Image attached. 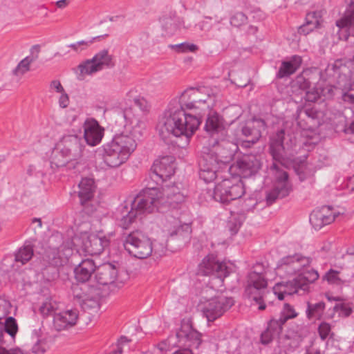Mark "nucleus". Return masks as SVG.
<instances>
[{
  "label": "nucleus",
  "instance_id": "nucleus-1",
  "mask_svg": "<svg viewBox=\"0 0 354 354\" xmlns=\"http://www.w3.org/2000/svg\"><path fill=\"white\" fill-rule=\"evenodd\" d=\"M214 97L207 88H189L183 91L178 101L171 102L160 118L157 130L165 142H171L172 138H185L187 145L190 138L198 129L201 121L195 115L188 114L185 109L205 111L214 105Z\"/></svg>",
  "mask_w": 354,
  "mask_h": 354
},
{
  "label": "nucleus",
  "instance_id": "nucleus-2",
  "mask_svg": "<svg viewBox=\"0 0 354 354\" xmlns=\"http://www.w3.org/2000/svg\"><path fill=\"white\" fill-rule=\"evenodd\" d=\"M185 200L183 193L176 185H165L161 189L149 188L142 194L137 196L131 203V209L124 207L121 211L119 225L127 229L136 220L137 216L145 212H153L162 207L174 206L181 203Z\"/></svg>",
  "mask_w": 354,
  "mask_h": 354
},
{
  "label": "nucleus",
  "instance_id": "nucleus-3",
  "mask_svg": "<svg viewBox=\"0 0 354 354\" xmlns=\"http://www.w3.org/2000/svg\"><path fill=\"white\" fill-rule=\"evenodd\" d=\"M126 131L115 136L104 147V160L110 167H118L124 163L137 147V140L143 134L145 122L136 115L132 109L123 111Z\"/></svg>",
  "mask_w": 354,
  "mask_h": 354
},
{
  "label": "nucleus",
  "instance_id": "nucleus-4",
  "mask_svg": "<svg viewBox=\"0 0 354 354\" xmlns=\"http://www.w3.org/2000/svg\"><path fill=\"white\" fill-rule=\"evenodd\" d=\"M284 131L280 130L270 140V151L274 162L270 167V172L274 176V182L273 189L266 194V202L272 204L278 198L287 196L290 191L291 186L288 182V176L283 169L285 164L286 150L290 147L283 145Z\"/></svg>",
  "mask_w": 354,
  "mask_h": 354
},
{
  "label": "nucleus",
  "instance_id": "nucleus-5",
  "mask_svg": "<svg viewBox=\"0 0 354 354\" xmlns=\"http://www.w3.org/2000/svg\"><path fill=\"white\" fill-rule=\"evenodd\" d=\"M202 335L192 326L189 319H183L180 327L175 335L169 336L167 339L160 342L155 348V353H166L172 347H194L198 348L202 343Z\"/></svg>",
  "mask_w": 354,
  "mask_h": 354
},
{
  "label": "nucleus",
  "instance_id": "nucleus-6",
  "mask_svg": "<svg viewBox=\"0 0 354 354\" xmlns=\"http://www.w3.org/2000/svg\"><path fill=\"white\" fill-rule=\"evenodd\" d=\"M220 146H214L212 149H204L199 162V176L205 183L214 180L220 169L225 167L227 157L221 154Z\"/></svg>",
  "mask_w": 354,
  "mask_h": 354
},
{
  "label": "nucleus",
  "instance_id": "nucleus-7",
  "mask_svg": "<svg viewBox=\"0 0 354 354\" xmlns=\"http://www.w3.org/2000/svg\"><path fill=\"white\" fill-rule=\"evenodd\" d=\"M84 145L77 136L68 135L62 138L52 158L51 165L56 167H64L68 161L82 157Z\"/></svg>",
  "mask_w": 354,
  "mask_h": 354
},
{
  "label": "nucleus",
  "instance_id": "nucleus-8",
  "mask_svg": "<svg viewBox=\"0 0 354 354\" xmlns=\"http://www.w3.org/2000/svg\"><path fill=\"white\" fill-rule=\"evenodd\" d=\"M73 245V241H64L61 234L55 233L48 239V246L45 250L44 259L52 266H61L72 255Z\"/></svg>",
  "mask_w": 354,
  "mask_h": 354
},
{
  "label": "nucleus",
  "instance_id": "nucleus-9",
  "mask_svg": "<svg viewBox=\"0 0 354 354\" xmlns=\"http://www.w3.org/2000/svg\"><path fill=\"white\" fill-rule=\"evenodd\" d=\"M267 286L264 274L256 271L249 274L245 293L247 297L253 301L252 305H259L258 308L260 310L266 308L264 299L268 292Z\"/></svg>",
  "mask_w": 354,
  "mask_h": 354
},
{
  "label": "nucleus",
  "instance_id": "nucleus-10",
  "mask_svg": "<svg viewBox=\"0 0 354 354\" xmlns=\"http://www.w3.org/2000/svg\"><path fill=\"white\" fill-rule=\"evenodd\" d=\"M245 193L243 184L238 178H225L218 183L213 192L215 201L227 203L241 198Z\"/></svg>",
  "mask_w": 354,
  "mask_h": 354
},
{
  "label": "nucleus",
  "instance_id": "nucleus-11",
  "mask_svg": "<svg viewBox=\"0 0 354 354\" xmlns=\"http://www.w3.org/2000/svg\"><path fill=\"white\" fill-rule=\"evenodd\" d=\"M124 247L131 255L138 259L147 258L153 251L151 239L138 230L127 236L124 241Z\"/></svg>",
  "mask_w": 354,
  "mask_h": 354
},
{
  "label": "nucleus",
  "instance_id": "nucleus-12",
  "mask_svg": "<svg viewBox=\"0 0 354 354\" xmlns=\"http://www.w3.org/2000/svg\"><path fill=\"white\" fill-rule=\"evenodd\" d=\"M233 305L232 297L218 295L203 302L202 311L209 322H213L221 317Z\"/></svg>",
  "mask_w": 354,
  "mask_h": 354
},
{
  "label": "nucleus",
  "instance_id": "nucleus-13",
  "mask_svg": "<svg viewBox=\"0 0 354 354\" xmlns=\"http://www.w3.org/2000/svg\"><path fill=\"white\" fill-rule=\"evenodd\" d=\"M73 295L84 310L95 309L99 306L98 290L85 283L75 284L72 288Z\"/></svg>",
  "mask_w": 354,
  "mask_h": 354
},
{
  "label": "nucleus",
  "instance_id": "nucleus-14",
  "mask_svg": "<svg viewBox=\"0 0 354 354\" xmlns=\"http://www.w3.org/2000/svg\"><path fill=\"white\" fill-rule=\"evenodd\" d=\"M261 167V161L257 156L248 154L243 156L232 164L229 167V171L232 175L248 178L257 173Z\"/></svg>",
  "mask_w": 354,
  "mask_h": 354
},
{
  "label": "nucleus",
  "instance_id": "nucleus-15",
  "mask_svg": "<svg viewBox=\"0 0 354 354\" xmlns=\"http://www.w3.org/2000/svg\"><path fill=\"white\" fill-rule=\"evenodd\" d=\"M311 263L309 257L303 256L301 254H295L283 257L279 261L276 268L277 274L283 276L294 274L301 271V270L308 266Z\"/></svg>",
  "mask_w": 354,
  "mask_h": 354
},
{
  "label": "nucleus",
  "instance_id": "nucleus-16",
  "mask_svg": "<svg viewBox=\"0 0 354 354\" xmlns=\"http://www.w3.org/2000/svg\"><path fill=\"white\" fill-rule=\"evenodd\" d=\"M230 268L225 262H219L213 254L205 257L198 266V274L202 275L214 274L221 281L228 276Z\"/></svg>",
  "mask_w": 354,
  "mask_h": 354
},
{
  "label": "nucleus",
  "instance_id": "nucleus-17",
  "mask_svg": "<svg viewBox=\"0 0 354 354\" xmlns=\"http://www.w3.org/2000/svg\"><path fill=\"white\" fill-rule=\"evenodd\" d=\"M1 317H0V321ZM18 331V326L16 320L9 317L6 318L4 325L0 322V354H24L22 350L19 348L7 350L4 345L7 344L6 337L10 336L11 342L15 341L16 334Z\"/></svg>",
  "mask_w": 354,
  "mask_h": 354
},
{
  "label": "nucleus",
  "instance_id": "nucleus-18",
  "mask_svg": "<svg viewBox=\"0 0 354 354\" xmlns=\"http://www.w3.org/2000/svg\"><path fill=\"white\" fill-rule=\"evenodd\" d=\"M95 279L99 284L106 286L116 283L119 286L123 283L120 279L118 270L115 266L106 263L97 266Z\"/></svg>",
  "mask_w": 354,
  "mask_h": 354
},
{
  "label": "nucleus",
  "instance_id": "nucleus-19",
  "mask_svg": "<svg viewBox=\"0 0 354 354\" xmlns=\"http://www.w3.org/2000/svg\"><path fill=\"white\" fill-rule=\"evenodd\" d=\"M151 170V178L153 180L157 181V183H158V181H165L174 174V166L172 158L166 156L162 158L160 160H156L152 166Z\"/></svg>",
  "mask_w": 354,
  "mask_h": 354
},
{
  "label": "nucleus",
  "instance_id": "nucleus-20",
  "mask_svg": "<svg viewBox=\"0 0 354 354\" xmlns=\"http://www.w3.org/2000/svg\"><path fill=\"white\" fill-rule=\"evenodd\" d=\"M84 138L88 145L96 146L102 140L104 129L100 126L97 120L93 118H87L83 124Z\"/></svg>",
  "mask_w": 354,
  "mask_h": 354
},
{
  "label": "nucleus",
  "instance_id": "nucleus-21",
  "mask_svg": "<svg viewBox=\"0 0 354 354\" xmlns=\"http://www.w3.org/2000/svg\"><path fill=\"white\" fill-rule=\"evenodd\" d=\"M109 242L106 236L91 235L83 241L80 250L88 255H99L109 245Z\"/></svg>",
  "mask_w": 354,
  "mask_h": 354
},
{
  "label": "nucleus",
  "instance_id": "nucleus-22",
  "mask_svg": "<svg viewBox=\"0 0 354 354\" xmlns=\"http://www.w3.org/2000/svg\"><path fill=\"white\" fill-rule=\"evenodd\" d=\"M77 319V310H65L55 314L53 317V326L58 331L66 330L75 325Z\"/></svg>",
  "mask_w": 354,
  "mask_h": 354
},
{
  "label": "nucleus",
  "instance_id": "nucleus-23",
  "mask_svg": "<svg viewBox=\"0 0 354 354\" xmlns=\"http://www.w3.org/2000/svg\"><path fill=\"white\" fill-rule=\"evenodd\" d=\"M96 185L93 178H83L78 185V197L80 204L86 209L87 205L93 200L96 191Z\"/></svg>",
  "mask_w": 354,
  "mask_h": 354
},
{
  "label": "nucleus",
  "instance_id": "nucleus-24",
  "mask_svg": "<svg viewBox=\"0 0 354 354\" xmlns=\"http://www.w3.org/2000/svg\"><path fill=\"white\" fill-rule=\"evenodd\" d=\"M335 220V215L329 207H322L313 211L310 215V222L316 230H320L326 225L330 224Z\"/></svg>",
  "mask_w": 354,
  "mask_h": 354
},
{
  "label": "nucleus",
  "instance_id": "nucleus-25",
  "mask_svg": "<svg viewBox=\"0 0 354 354\" xmlns=\"http://www.w3.org/2000/svg\"><path fill=\"white\" fill-rule=\"evenodd\" d=\"M97 266L91 258L83 259L74 269L77 281L85 283L96 272Z\"/></svg>",
  "mask_w": 354,
  "mask_h": 354
},
{
  "label": "nucleus",
  "instance_id": "nucleus-26",
  "mask_svg": "<svg viewBox=\"0 0 354 354\" xmlns=\"http://www.w3.org/2000/svg\"><path fill=\"white\" fill-rule=\"evenodd\" d=\"M265 127L266 124L263 120L254 119L247 122L241 131L248 142L255 143L261 138V132Z\"/></svg>",
  "mask_w": 354,
  "mask_h": 354
},
{
  "label": "nucleus",
  "instance_id": "nucleus-27",
  "mask_svg": "<svg viewBox=\"0 0 354 354\" xmlns=\"http://www.w3.org/2000/svg\"><path fill=\"white\" fill-rule=\"evenodd\" d=\"M286 321L281 317L279 319H272L266 330L261 334V342L263 344H268L272 339L278 337L282 331L283 325Z\"/></svg>",
  "mask_w": 354,
  "mask_h": 354
},
{
  "label": "nucleus",
  "instance_id": "nucleus-28",
  "mask_svg": "<svg viewBox=\"0 0 354 354\" xmlns=\"http://www.w3.org/2000/svg\"><path fill=\"white\" fill-rule=\"evenodd\" d=\"M205 129L211 136L223 133L225 122L222 116L216 112L209 113L205 122Z\"/></svg>",
  "mask_w": 354,
  "mask_h": 354
},
{
  "label": "nucleus",
  "instance_id": "nucleus-29",
  "mask_svg": "<svg viewBox=\"0 0 354 354\" xmlns=\"http://www.w3.org/2000/svg\"><path fill=\"white\" fill-rule=\"evenodd\" d=\"M165 230L171 235L183 236L184 233L189 234L191 232V227L187 223L182 224L180 221L173 216L167 218L165 224Z\"/></svg>",
  "mask_w": 354,
  "mask_h": 354
},
{
  "label": "nucleus",
  "instance_id": "nucleus-30",
  "mask_svg": "<svg viewBox=\"0 0 354 354\" xmlns=\"http://www.w3.org/2000/svg\"><path fill=\"white\" fill-rule=\"evenodd\" d=\"M299 283L297 278L286 283H277L273 288V292L277 296L279 300H283L285 295H290L299 292V290H301L300 287L298 286Z\"/></svg>",
  "mask_w": 354,
  "mask_h": 354
},
{
  "label": "nucleus",
  "instance_id": "nucleus-31",
  "mask_svg": "<svg viewBox=\"0 0 354 354\" xmlns=\"http://www.w3.org/2000/svg\"><path fill=\"white\" fill-rule=\"evenodd\" d=\"M301 62V57L298 55L292 56L289 61L282 62L277 74V77L283 78L295 73L300 67Z\"/></svg>",
  "mask_w": 354,
  "mask_h": 354
},
{
  "label": "nucleus",
  "instance_id": "nucleus-32",
  "mask_svg": "<svg viewBox=\"0 0 354 354\" xmlns=\"http://www.w3.org/2000/svg\"><path fill=\"white\" fill-rule=\"evenodd\" d=\"M125 100L129 102H133L135 105L138 106L140 109L144 112L147 113L150 109V104L148 101L140 96L138 89L133 88H131L126 94Z\"/></svg>",
  "mask_w": 354,
  "mask_h": 354
},
{
  "label": "nucleus",
  "instance_id": "nucleus-33",
  "mask_svg": "<svg viewBox=\"0 0 354 354\" xmlns=\"http://www.w3.org/2000/svg\"><path fill=\"white\" fill-rule=\"evenodd\" d=\"M354 21V1H351L346 7L344 15L336 21L339 28L338 34L342 33Z\"/></svg>",
  "mask_w": 354,
  "mask_h": 354
},
{
  "label": "nucleus",
  "instance_id": "nucleus-34",
  "mask_svg": "<svg viewBox=\"0 0 354 354\" xmlns=\"http://www.w3.org/2000/svg\"><path fill=\"white\" fill-rule=\"evenodd\" d=\"M162 26L168 35H174L178 30L185 28L184 21L179 17L162 19Z\"/></svg>",
  "mask_w": 354,
  "mask_h": 354
},
{
  "label": "nucleus",
  "instance_id": "nucleus-35",
  "mask_svg": "<svg viewBox=\"0 0 354 354\" xmlns=\"http://www.w3.org/2000/svg\"><path fill=\"white\" fill-rule=\"evenodd\" d=\"M296 278L299 283L298 286L300 287V289L306 291L308 289L309 284L313 283L319 278V274L316 270L311 269L299 274Z\"/></svg>",
  "mask_w": 354,
  "mask_h": 354
},
{
  "label": "nucleus",
  "instance_id": "nucleus-36",
  "mask_svg": "<svg viewBox=\"0 0 354 354\" xmlns=\"http://www.w3.org/2000/svg\"><path fill=\"white\" fill-rule=\"evenodd\" d=\"M326 308L325 303L319 301L315 304L307 302V308L306 310V317L308 319L315 318L321 319Z\"/></svg>",
  "mask_w": 354,
  "mask_h": 354
},
{
  "label": "nucleus",
  "instance_id": "nucleus-37",
  "mask_svg": "<svg viewBox=\"0 0 354 354\" xmlns=\"http://www.w3.org/2000/svg\"><path fill=\"white\" fill-rule=\"evenodd\" d=\"M78 70L80 73L78 74L79 80H84L86 75H91L98 71V67L96 64L93 61L92 59H87L78 65Z\"/></svg>",
  "mask_w": 354,
  "mask_h": 354
},
{
  "label": "nucleus",
  "instance_id": "nucleus-38",
  "mask_svg": "<svg viewBox=\"0 0 354 354\" xmlns=\"http://www.w3.org/2000/svg\"><path fill=\"white\" fill-rule=\"evenodd\" d=\"M92 59L97 64L98 69L102 71L104 67H109L111 65L112 59L106 50H102L97 53Z\"/></svg>",
  "mask_w": 354,
  "mask_h": 354
},
{
  "label": "nucleus",
  "instance_id": "nucleus-39",
  "mask_svg": "<svg viewBox=\"0 0 354 354\" xmlns=\"http://www.w3.org/2000/svg\"><path fill=\"white\" fill-rule=\"evenodd\" d=\"M35 59L32 57L27 56L19 62L16 68L12 71L14 75L21 77L30 70V64L34 62Z\"/></svg>",
  "mask_w": 354,
  "mask_h": 354
},
{
  "label": "nucleus",
  "instance_id": "nucleus-40",
  "mask_svg": "<svg viewBox=\"0 0 354 354\" xmlns=\"http://www.w3.org/2000/svg\"><path fill=\"white\" fill-rule=\"evenodd\" d=\"M32 255V247L30 245H26L16 253L15 260L16 261L21 262L22 264H25L31 259Z\"/></svg>",
  "mask_w": 354,
  "mask_h": 354
},
{
  "label": "nucleus",
  "instance_id": "nucleus-41",
  "mask_svg": "<svg viewBox=\"0 0 354 354\" xmlns=\"http://www.w3.org/2000/svg\"><path fill=\"white\" fill-rule=\"evenodd\" d=\"M58 309V304L52 299H46L39 308L41 314L44 316L55 315Z\"/></svg>",
  "mask_w": 354,
  "mask_h": 354
},
{
  "label": "nucleus",
  "instance_id": "nucleus-42",
  "mask_svg": "<svg viewBox=\"0 0 354 354\" xmlns=\"http://www.w3.org/2000/svg\"><path fill=\"white\" fill-rule=\"evenodd\" d=\"M168 47L178 53H186L188 52L195 53L198 50L197 45L189 42H183L178 44H169Z\"/></svg>",
  "mask_w": 354,
  "mask_h": 354
},
{
  "label": "nucleus",
  "instance_id": "nucleus-43",
  "mask_svg": "<svg viewBox=\"0 0 354 354\" xmlns=\"http://www.w3.org/2000/svg\"><path fill=\"white\" fill-rule=\"evenodd\" d=\"M323 279L326 280L329 284L335 286H342L345 282V280L341 277L340 272L333 269H330L326 272L323 277Z\"/></svg>",
  "mask_w": 354,
  "mask_h": 354
},
{
  "label": "nucleus",
  "instance_id": "nucleus-44",
  "mask_svg": "<svg viewBox=\"0 0 354 354\" xmlns=\"http://www.w3.org/2000/svg\"><path fill=\"white\" fill-rule=\"evenodd\" d=\"M335 312L338 313L339 316L341 317H348L353 313L352 304L346 302H339L335 305L333 307Z\"/></svg>",
  "mask_w": 354,
  "mask_h": 354
},
{
  "label": "nucleus",
  "instance_id": "nucleus-45",
  "mask_svg": "<svg viewBox=\"0 0 354 354\" xmlns=\"http://www.w3.org/2000/svg\"><path fill=\"white\" fill-rule=\"evenodd\" d=\"M322 22L320 11L308 12L306 17V23L310 24L313 28H318Z\"/></svg>",
  "mask_w": 354,
  "mask_h": 354
},
{
  "label": "nucleus",
  "instance_id": "nucleus-46",
  "mask_svg": "<svg viewBox=\"0 0 354 354\" xmlns=\"http://www.w3.org/2000/svg\"><path fill=\"white\" fill-rule=\"evenodd\" d=\"M297 315L298 313L296 311L293 306L287 303L284 304L280 317H282L286 322L288 319L295 318Z\"/></svg>",
  "mask_w": 354,
  "mask_h": 354
},
{
  "label": "nucleus",
  "instance_id": "nucleus-47",
  "mask_svg": "<svg viewBox=\"0 0 354 354\" xmlns=\"http://www.w3.org/2000/svg\"><path fill=\"white\" fill-rule=\"evenodd\" d=\"M246 15L241 12L234 13L230 18V24L235 27H240L245 24L247 21Z\"/></svg>",
  "mask_w": 354,
  "mask_h": 354
},
{
  "label": "nucleus",
  "instance_id": "nucleus-48",
  "mask_svg": "<svg viewBox=\"0 0 354 354\" xmlns=\"http://www.w3.org/2000/svg\"><path fill=\"white\" fill-rule=\"evenodd\" d=\"M318 333L322 340L326 339L331 333L330 324L326 322H322L318 326Z\"/></svg>",
  "mask_w": 354,
  "mask_h": 354
},
{
  "label": "nucleus",
  "instance_id": "nucleus-49",
  "mask_svg": "<svg viewBox=\"0 0 354 354\" xmlns=\"http://www.w3.org/2000/svg\"><path fill=\"white\" fill-rule=\"evenodd\" d=\"M296 171L300 180L301 181L306 180L308 177L312 176L314 174V171L311 169L307 168V166L306 165H302L299 166L296 169Z\"/></svg>",
  "mask_w": 354,
  "mask_h": 354
},
{
  "label": "nucleus",
  "instance_id": "nucleus-50",
  "mask_svg": "<svg viewBox=\"0 0 354 354\" xmlns=\"http://www.w3.org/2000/svg\"><path fill=\"white\" fill-rule=\"evenodd\" d=\"M295 84L301 90L306 91L310 88V82L303 75H298L295 81Z\"/></svg>",
  "mask_w": 354,
  "mask_h": 354
},
{
  "label": "nucleus",
  "instance_id": "nucleus-51",
  "mask_svg": "<svg viewBox=\"0 0 354 354\" xmlns=\"http://www.w3.org/2000/svg\"><path fill=\"white\" fill-rule=\"evenodd\" d=\"M92 43V41H79L74 44H71L68 47L72 48L76 53H80L86 49L89 45Z\"/></svg>",
  "mask_w": 354,
  "mask_h": 354
},
{
  "label": "nucleus",
  "instance_id": "nucleus-52",
  "mask_svg": "<svg viewBox=\"0 0 354 354\" xmlns=\"http://www.w3.org/2000/svg\"><path fill=\"white\" fill-rule=\"evenodd\" d=\"M258 204L257 200L254 197L247 198L242 205V210L244 212L252 211Z\"/></svg>",
  "mask_w": 354,
  "mask_h": 354
},
{
  "label": "nucleus",
  "instance_id": "nucleus-53",
  "mask_svg": "<svg viewBox=\"0 0 354 354\" xmlns=\"http://www.w3.org/2000/svg\"><path fill=\"white\" fill-rule=\"evenodd\" d=\"M319 97L320 91L318 88H309L306 91L305 98L308 102H315Z\"/></svg>",
  "mask_w": 354,
  "mask_h": 354
},
{
  "label": "nucleus",
  "instance_id": "nucleus-54",
  "mask_svg": "<svg viewBox=\"0 0 354 354\" xmlns=\"http://www.w3.org/2000/svg\"><path fill=\"white\" fill-rule=\"evenodd\" d=\"M130 342L129 339L126 337H121L117 343V349L113 351V353L115 354H122L123 353L124 347Z\"/></svg>",
  "mask_w": 354,
  "mask_h": 354
},
{
  "label": "nucleus",
  "instance_id": "nucleus-55",
  "mask_svg": "<svg viewBox=\"0 0 354 354\" xmlns=\"http://www.w3.org/2000/svg\"><path fill=\"white\" fill-rule=\"evenodd\" d=\"M342 99L344 102L354 103V84L342 94Z\"/></svg>",
  "mask_w": 354,
  "mask_h": 354
},
{
  "label": "nucleus",
  "instance_id": "nucleus-56",
  "mask_svg": "<svg viewBox=\"0 0 354 354\" xmlns=\"http://www.w3.org/2000/svg\"><path fill=\"white\" fill-rule=\"evenodd\" d=\"M70 102L69 97L66 91L60 93V96L58 100L59 106L62 108H66Z\"/></svg>",
  "mask_w": 354,
  "mask_h": 354
},
{
  "label": "nucleus",
  "instance_id": "nucleus-57",
  "mask_svg": "<svg viewBox=\"0 0 354 354\" xmlns=\"http://www.w3.org/2000/svg\"><path fill=\"white\" fill-rule=\"evenodd\" d=\"M50 89L51 91H55L56 93H63L64 91H65L61 82L57 80H53L50 82Z\"/></svg>",
  "mask_w": 354,
  "mask_h": 354
},
{
  "label": "nucleus",
  "instance_id": "nucleus-58",
  "mask_svg": "<svg viewBox=\"0 0 354 354\" xmlns=\"http://www.w3.org/2000/svg\"><path fill=\"white\" fill-rule=\"evenodd\" d=\"M45 351V345L41 341H37L32 347V351L35 354L44 353Z\"/></svg>",
  "mask_w": 354,
  "mask_h": 354
},
{
  "label": "nucleus",
  "instance_id": "nucleus-59",
  "mask_svg": "<svg viewBox=\"0 0 354 354\" xmlns=\"http://www.w3.org/2000/svg\"><path fill=\"white\" fill-rule=\"evenodd\" d=\"M316 28H313L310 24L305 23L304 25L299 27V32L304 35H308Z\"/></svg>",
  "mask_w": 354,
  "mask_h": 354
},
{
  "label": "nucleus",
  "instance_id": "nucleus-60",
  "mask_svg": "<svg viewBox=\"0 0 354 354\" xmlns=\"http://www.w3.org/2000/svg\"><path fill=\"white\" fill-rule=\"evenodd\" d=\"M228 113H235L236 115L234 119L232 120L231 122H233L235 120L238 119L241 115V109L237 106H232L227 110Z\"/></svg>",
  "mask_w": 354,
  "mask_h": 354
},
{
  "label": "nucleus",
  "instance_id": "nucleus-61",
  "mask_svg": "<svg viewBox=\"0 0 354 354\" xmlns=\"http://www.w3.org/2000/svg\"><path fill=\"white\" fill-rule=\"evenodd\" d=\"M191 348H194V347H184L183 349H179L173 354H193Z\"/></svg>",
  "mask_w": 354,
  "mask_h": 354
},
{
  "label": "nucleus",
  "instance_id": "nucleus-62",
  "mask_svg": "<svg viewBox=\"0 0 354 354\" xmlns=\"http://www.w3.org/2000/svg\"><path fill=\"white\" fill-rule=\"evenodd\" d=\"M68 4V0H59L56 2V5L59 8H64Z\"/></svg>",
  "mask_w": 354,
  "mask_h": 354
},
{
  "label": "nucleus",
  "instance_id": "nucleus-63",
  "mask_svg": "<svg viewBox=\"0 0 354 354\" xmlns=\"http://www.w3.org/2000/svg\"><path fill=\"white\" fill-rule=\"evenodd\" d=\"M346 132L348 133L354 134V121L350 124V126L346 129Z\"/></svg>",
  "mask_w": 354,
  "mask_h": 354
},
{
  "label": "nucleus",
  "instance_id": "nucleus-64",
  "mask_svg": "<svg viewBox=\"0 0 354 354\" xmlns=\"http://www.w3.org/2000/svg\"><path fill=\"white\" fill-rule=\"evenodd\" d=\"M32 223H36L37 224V226L39 228H41L42 226V222L40 218H35L32 219Z\"/></svg>",
  "mask_w": 354,
  "mask_h": 354
}]
</instances>
